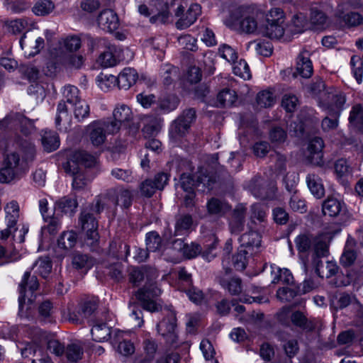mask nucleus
I'll return each instance as SVG.
<instances>
[{
    "mask_svg": "<svg viewBox=\"0 0 363 363\" xmlns=\"http://www.w3.org/2000/svg\"><path fill=\"white\" fill-rule=\"evenodd\" d=\"M36 156L35 145L28 140H21L18 150L8 152L0 169V182L10 183L20 179L29 170Z\"/></svg>",
    "mask_w": 363,
    "mask_h": 363,
    "instance_id": "1",
    "label": "nucleus"
},
{
    "mask_svg": "<svg viewBox=\"0 0 363 363\" xmlns=\"http://www.w3.org/2000/svg\"><path fill=\"white\" fill-rule=\"evenodd\" d=\"M157 277L154 269H140L133 267L129 271V282L134 286H140L143 281L145 285L140 289L135 296L141 302L143 308L148 311L155 312L158 310V306L153 300L161 294L155 279Z\"/></svg>",
    "mask_w": 363,
    "mask_h": 363,
    "instance_id": "2",
    "label": "nucleus"
},
{
    "mask_svg": "<svg viewBox=\"0 0 363 363\" xmlns=\"http://www.w3.org/2000/svg\"><path fill=\"white\" fill-rule=\"evenodd\" d=\"M264 15L257 9L240 6L232 11L224 21L226 26L245 34H260Z\"/></svg>",
    "mask_w": 363,
    "mask_h": 363,
    "instance_id": "3",
    "label": "nucleus"
},
{
    "mask_svg": "<svg viewBox=\"0 0 363 363\" xmlns=\"http://www.w3.org/2000/svg\"><path fill=\"white\" fill-rule=\"evenodd\" d=\"M96 162L94 156L84 150L75 151L64 164L66 172L73 177L72 186L74 189H82L89 180L84 174V168L92 167Z\"/></svg>",
    "mask_w": 363,
    "mask_h": 363,
    "instance_id": "4",
    "label": "nucleus"
},
{
    "mask_svg": "<svg viewBox=\"0 0 363 363\" xmlns=\"http://www.w3.org/2000/svg\"><path fill=\"white\" fill-rule=\"evenodd\" d=\"M105 198L98 197L92 205L83 210L79 217V224L86 233V242L91 246L97 243L99 239L98 233V222L94 214H99L104 211L106 203Z\"/></svg>",
    "mask_w": 363,
    "mask_h": 363,
    "instance_id": "5",
    "label": "nucleus"
},
{
    "mask_svg": "<svg viewBox=\"0 0 363 363\" xmlns=\"http://www.w3.org/2000/svg\"><path fill=\"white\" fill-rule=\"evenodd\" d=\"M264 17L266 24H262L260 34L276 40L283 37L287 26L283 10L279 8L271 9Z\"/></svg>",
    "mask_w": 363,
    "mask_h": 363,
    "instance_id": "6",
    "label": "nucleus"
},
{
    "mask_svg": "<svg viewBox=\"0 0 363 363\" xmlns=\"http://www.w3.org/2000/svg\"><path fill=\"white\" fill-rule=\"evenodd\" d=\"M346 101L345 94L333 87L328 88L320 99L318 105L329 116H339Z\"/></svg>",
    "mask_w": 363,
    "mask_h": 363,
    "instance_id": "7",
    "label": "nucleus"
},
{
    "mask_svg": "<svg viewBox=\"0 0 363 363\" xmlns=\"http://www.w3.org/2000/svg\"><path fill=\"white\" fill-rule=\"evenodd\" d=\"M163 318L157 324V330L169 345L177 342V318L174 311L172 310H164L163 311Z\"/></svg>",
    "mask_w": 363,
    "mask_h": 363,
    "instance_id": "8",
    "label": "nucleus"
},
{
    "mask_svg": "<svg viewBox=\"0 0 363 363\" xmlns=\"http://www.w3.org/2000/svg\"><path fill=\"white\" fill-rule=\"evenodd\" d=\"M133 119V113L130 107L119 104L113 111V119H106L108 130L111 133H118L122 126H125Z\"/></svg>",
    "mask_w": 363,
    "mask_h": 363,
    "instance_id": "9",
    "label": "nucleus"
},
{
    "mask_svg": "<svg viewBox=\"0 0 363 363\" xmlns=\"http://www.w3.org/2000/svg\"><path fill=\"white\" fill-rule=\"evenodd\" d=\"M201 13V7L198 4H191L184 12V7L179 6L175 11V16L179 17L175 26L179 30H184L193 25Z\"/></svg>",
    "mask_w": 363,
    "mask_h": 363,
    "instance_id": "10",
    "label": "nucleus"
},
{
    "mask_svg": "<svg viewBox=\"0 0 363 363\" xmlns=\"http://www.w3.org/2000/svg\"><path fill=\"white\" fill-rule=\"evenodd\" d=\"M5 221L6 228L1 230V239L6 240L17 230V221L19 218V206L16 201H11L5 206Z\"/></svg>",
    "mask_w": 363,
    "mask_h": 363,
    "instance_id": "11",
    "label": "nucleus"
},
{
    "mask_svg": "<svg viewBox=\"0 0 363 363\" xmlns=\"http://www.w3.org/2000/svg\"><path fill=\"white\" fill-rule=\"evenodd\" d=\"M195 118L196 111L194 109L185 110L172 124L170 133L175 138L184 135Z\"/></svg>",
    "mask_w": 363,
    "mask_h": 363,
    "instance_id": "12",
    "label": "nucleus"
},
{
    "mask_svg": "<svg viewBox=\"0 0 363 363\" xmlns=\"http://www.w3.org/2000/svg\"><path fill=\"white\" fill-rule=\"evenodd\" d=\"M108 124L106 120H99L89 125V138L94 146L99 147L103 145L106 139V135L116 133L109 132Z\"/></svg>",
    "mask_w": 363,
    "mask_h": 363,
    "instance_id": "13",
    "label": "nucleus"
},
{
    "mask_svg": "<svg viewBox=\"0 0 363 363\" xmlns=\"http://www.w3.org/2000/svg\"><path fill=\"white\" fill-rule=\"evenodd\" d=\"M3 123L11 128H19L24 135L30 134L34 129L33 121L17 113L7 116L4 119Z\"/></svg>",
    "mask_w": 363,
    "mask_h": 363,
    "instance_id": "14",
    "label": "nucleus"
},
{
    "mask_svg": "<svg viewBox=\"0 0 363 363\" xmlns=\"http://www.w3.org/2000/svg\"><path fill=\"white\" fill-rule=\"evenodd\" d=\"M97 22L102 30L109 33L116 30L119 26L118 16L111 9L103 10L97 18Z\"/></svg>",
    "mask_w": 363,
    "mask_h": 363,
    "instance_id": "15",
    "label": "nucleus"
},
{
    "mask_svg": "<svg viewBox=\"0 0 363 363\" xmlns=\"http://www.w3.org/2000/svg\"><path fill=\"white\" fill-rule=\"evenodd\" d=\"M324 147L323 140L318 137L312 138L308 146L307 159L314 165H321L323 164L322 150Z\"/></svg>",
    "mask_w": 363,
    "mask_h": 363,
    "instance_id": "16",
    "label": "nucleus"
},
{
    "mask_svg": "<svg viewBox=\"0 0 363 363\" xmlns=\"http://www.w3.org/2000/svg\"><path fill=\"white\" fill-rule=\"evenodd\" d=\"M39 287V283L35 276L31 275L30 272H26L22 277L21 281L19 284V293L18 297L19 308L23 307L25 301V293L27 289L31 292L35 291Z\"/></svg>",
    "mask_w": 363,
    "mask_h": 363,
    "instance_id": "17",
    "label": "nucleus"
},
{
    "mask_svg": "<svg viewBox=\"0 0 363 363\" xmlns=\"http://www.w3.org/2000/svg\"><path fill=\"white\" fill-rule=\"evenodd\" d=\"M106 195L115 206L128 208L132 203L133 194L128 189H111Z\"/></svg>",
    "mask_w": 363,
    "mask_h": 363,
    "instance_id": "18",
    "label": "nucleus"
},
{
    "mask_svg": "<svg viewBox=\"0 0 363 363\" xmlns=\"http://www.w3.org/2000/svg\"><path fill=\"white\" fill-rule=\"evenodd\" d=\"M296 74L303 78H309L313 74V65L308 51L302 50L297 57Z\"/></svg>",
    "mask_w": 363,
    "mask_h": 363,
    "instance_id": "19",
    "label": "nucleus"
},
{
    "mask_svg": "<svg viewBox=\"0 0 363 363\" xmlns=\"http://www.w3.org/2000/svg\"><path fill=\"white\" fill-rule=\"evenodd\" d=\"M246 208L239 204L234 209L232 218L229 223L231 233L238 234L244 229Z\"/></svg>",
    "mask_w": 363,
    "mask_h": 363,
    "instance_id": "20",
    "label": "nucleus"
},
{
    "mask_svg": "<svg viewBox=\"0 0 363 363\" xmlns=\"http://www.w3.org/2000/svg\"><path fill=\"white\" fill-rule=\"evenodd\" d=\"M240 247L242 249H246L249 252H255V249L259 247L261 244V236L257 231H249L248 233L242 234L239 238Z\"/></svg>",
    "mask_w": 363,
    "mask_h": 363,
    "instance_id": "21",
    "label": "nucleus"
},
{
    "mask_svg": "<svg viewBox=\"0 0 363 363\" xmlns=\"http://www.w3.org/2000/svg\"><path fill=\"white\" fill-rule=\"evenodd\" d=\"M174 248L181 252L186 259L196 257L201 252V247L195 242L184 243L182 240L178 239L174 242Z\"/></svg>",
    "mask_w": 363,
    "mask_h": 363,
    "instance_id": "22",
    "label": "nucleus"
},
{
    "mask_svg": "<svg viewBox=\"0 0 363 363\" xmlns=\"http://www.w3.org/2000/svg\"><path fill=\"white\" fill-rule=\"evenodd\" d=\"M193 219L189 214L179 215L176 217L174 236L189 234L192 229Z\"/></svg>",
    "mask_w": 363,
    "mask_h": 363,
    "instance_id": "23",
    "label": "nucleus"
},
{
    "mask_svg": "<svg viewBox=\"0 0 363 363\" xmlns=\"http://www.w3.org/2000/svg\"><path fill=\"white\" fill-rule=\"evenodd\" d=\"M143 132L147 135H156L161 129L162 120L156 115H147L143 118Z\"/></svg>",
    "mask_w": 363,
    "mask_h": 363,
    "instance_id": "24",
    "label": "nucleus"
},
{
    "mask_svg": "<svg viewBox=\"0 0 363 363\" xmlns=\"http://www.w3.org/2000/svg\"><path fill=\"white\" fill-rule=\"evenodd\" d=\"M83 40L91 52L101 49L116 50V46L104 38H94L90 35H85Z\"/></svg>",
    "mask_w": 363,
    "mask_h": 363,
    "instance_id": "25",
    "label": "nucleus"
},
{
    "mask_svg": "<svg viewBox=\"0 0 363 363\" xmlns=\"http://www.w3.org/2000/svg\"><path fill=\"white\" fill-rule=\"evenodd\" d=\"M71 116L68 112V107L65 101H60L57 105L55 124L58 129L65 130L69 126Z\"/></svg>",
    "mask_w": 363,
    "mask_h": 363,
    "instance_id": "26",
    "label": "nucleus"
},
{
    "mask_svg": "<svg viewBox=\"0 0 363 363\" xmlns=\"http://www.w3.org/2000/svg\"><path fill=\"white\" fill-rule=\"evenodd\" d=\"M77 240L78 236L76 232L64 231L57 240V247L67 253L76 245Z\"/></svg>",
    "mask_w": 363,
    "mask_h": 363,
    "instance_id": "27",
    "label": "nucleus"
},
{
    "mask_svg": "<svg viewBox=\"0 0 363 363\" xmlns=\"http://www.w3.org/2000/svg\"><path fill=\"white\" fill-rule=\"evenodd\" d=\"M138 79V73L133 68L125 67L119 74L118 84L121 89H128L133 85Z\"/></svg>",
    "mask_w": 363,
    "mask_h": 363,
    "instance_id": "28",
    "label": "nucleus"
},
{
    "mask_svg": "<svg viewBox=\"0 0 363 363\" xmlns=\"http://www.w3.org/2000/svg\"><path fill=\"white\" fill-rule=\"evenodd\" d=\"M41 143L44 150L48 152L55 151L60 146V139L55 132L43 130L41 132Z\"/></svg>",
    "mask_w": 363,
    "mask_h": 363,
    "instance_id": "29",
    "label": "nucleus"
},
{
    "mask_svg": "<svg viewBox=\"0 0 363 363\" xmlns=\"http://www.w3.org/2000/svg\"><path fill=\"white\" fill-rule=\"evenodd\" d=\"M344 203L338 199L328 198L323 202L322 210L325 216L335 217L344 210Z\"/></svg>",
    "mask_w": 363,
    "mask_h": 363,
    "instance_id": "30",
    "label": "nucleus"
},
{
    "mask_svg": "<svg viewBox=\"0 0 363 363\" xmlns=\"http://www.w3.org/2000/svg\"><path fill=\"white\" fill-rule=\"evenodd\" d=\"M144 357L137 358L135 363H150L155 358L157 345L152 339H146L143 342Z\"/></svg>",
    "mask_w": 363,
    "mask_h": 363,
    "instance_id": "31",
    "label": "nucleus"
},
{
    "mask_svg": "<svg viewBox=\"0 0 363 363\" xmlns=\"http://www.w3.org/2000/svg\"><path fill=\"white\" fill-rule=\"evenodd\" d=\"M267 182L261 177H255L245 184L247 189L255 197L261 199L263 197L264 191Z\"/></svg>",
    "mask_w": 363,
    "mask_h": 363,
    "instance_id": "32",
    "label": "nucleus"
},
{
    "mask_svg": "<svg viewBox=\"0 0 363 363\" xmlns=\"http://www.w3.org/2000/svg\"><path fill=\"white\" fill-rule=\"evenodd\" d=\"M307 185L311 192L316 197L321 198L324 196L325 189L321 179L315 174H309L306 177Z\"/></svg>",
    "mask_w": 363,
    "mask_h": 363,
    "instance_id": "33",
    "label": "nucleus"
},
{
    "mask_svg": "<svg viewBox=\"0 0 363 363\" xmlns=\"http://www.w3.org/2000/svg\"><path fill=\"white\" fill-rule=\"evenodd\" d=\"M291 320L293 324L301 329L307 331H312L315 328V320H308L300 311H295L291 316Z\"/></svg>",
    "mask_w": 363,
    "mask_h": 363,
    "instance_id": "34",
    "label": "nucleus"
},
{
    "mask_svg": "<svg viewBox=\"0 0 363 363\" xmlns=\"http://www.w3.org/2000/svg\"><path fill=\"white\" fill-rule=\"evenodd\" d=\"M130 253V247L120 240H113L109 245V254L117 259H126Z\"/></svg>",
    "mask_w": 363,
    "mask_h": 363,
    "instance_id": "35",
    "label": "nucleus"
},
{
    "mask_svg": "<svg viewBox=\"0 0 363 363\" xmlns=\"http://www.w3.org/2000/svg\"><path fill=\"white\" fill-rule=\"evenodd\" d=\"M38 319L45 323H53L54 308L52 302L47 300L40 303L38 308Z\"/></svg>",
    "mask_w": 363,
    "mask_h": 363,
    "instance_id": "36",
    "label": "nucleus"
},
{
    "mask_svg": "<svg viewBox=\"0 0 363 363\" xmlns=\"http://www.w3.org/2000/svg\"><path fill=\"white\" fill-rule=\"evenodd\" d=\"M78 203L75 199L64 197L55 203V211L72 216L75 212Z\"/></svg>",
    "mask_w": 363,
    "mask_h": 363,
    "instance_id": "37",
    "label": "nucleus"
},
{
    "mask_svg": "<svg viewBox=\"0 0 363 363\" xmlns=\"http://www.w3.org/2000/svg\"><path fill=\"white\" fill-rule=\"evenodd\" d=\"M313 247L317 257H326L329 252L328 237L327 235L315 237Z\"/></svg>",
    "mask_w": 363,
    "mask_h": 363,
    "instance_id": "38",
    "label": "nucleus"
},
{
    "mask_svg": "<svg viewBox=\"0 0 363 363\" xmlns=\"http://www.w3.org/2000/svg\"><path fill=\"white\" fill-rule=\"evenodd\" d=\"M222 287L231 295L239 294L242 291V280L239 277L223 278L220 281Z\"/></svg>",
    "mask_w": 363,
    "mask_h": 363,
    "instance_id": "39",
    "label": "nucleus"
},
{
    "mask_svg": "<svg viewBox=\"0 0 363 363\" xmlns=\"http://www.w3.org/2000/svg\"><path fill=\"white\" fill-rule=\"evenodd\" d=\"M72 264L77 269L88 271L93 267L94 262L93 259L87 255L76 253L72 257Z\"/></svg>",
    "mask_w": 363,
    "mask_h": 363,
    "instance_id": "40",
    "label": "nucleus"
},
{
    "mask_svg": "<svg viewBox=\"0 0 363 363\" xmlns=\"http://www.w3.org/2000/svg\"><path fill=\"white\" fill-rule=\"evenodd\" d=\"M91 333L94 340L101 342L107 340L111 337V330L106 323H99L92 327Z\"/></svg>",
    "mask_w": 363,
    "mask_h": 363,
    "instance_id": "41",
    "label": "nucleus"
},
{
    "mask_svg": "<svg viewBox=\"0 0 363 363\" xmlns=\"http://www.w3.org/2000/svg\"><path fill=\"white\" fill-rule=\"evenodd\" d=\"M208 212L211 215L222 216L230 209L228 203L218 199L213 198L207 203Z\"/></svg>",
    "mask_w": 363,
    "mask_h": 363,
    "instance_id": "42",
    "label": "nucleus"
},
{
    "mask_svg": "<svg viewBox=\"0 0 363 363\" xmlns=\"http://www.w3.org/2000/svg\"><path fill=\"white\" fill-rule=\"evenodd\" d=\"M9 32L12 34H20L26 30L29 29L30 23L28 18H16L6 22Z\"/></svg>",
    "mask_w": 363,
    "mask_h": 363,
    "instance_id": "43",
    "label": "nucleus"
},
{
    "mask_svg": "<svg viewBox=\"0 0 363 363\" xmlns=\"http://www.w3.org/2000/svg\"><path fill=\"white\" fill-rule=\"evenodd\" d=\"M273 274L274 277L272 281L273 284L282 283L290 285L294 283V277L288 269L277 267L276 271L273 270Z\"/></svg>",
    "mask_w": 363,
    "mask_h": 363,
    "instance_id": "44",
    "label": "nucleus"
},
{
    "mask_svg": "<svg viewBox=\"0 0 363 363\" xmlns=\"http://www.w3.org/2000/svg\"><path fill=\"white\" fill-rule=\"evenodd\" d=\"M237 99L236 92L228 88L220 91L217 96L218 103L223 107L233 106L236 102Z\"/></svg>",
    "mask_w": 363,
    "mask_h": 363,
    "instance_id": "45",
    "label": "nucleus"
},
{
    "mask_svg": "<svg viewBox=\"0 0 363 363\" xmlns=\"http://www.w3.org/2000/svg\"><path fill=\"white\" fill-rule=\"evenodd\" d=\"M26 36L23 34L20 39L19 43L23 50L28 46L33 48V50L29 52V55L38 54L44 46V40L40 37L37 38L35 40H29L26 41Z\"/></svg>",
    "mask_w": 363,
    "mask_h": 363,
    "instance_id": "46",
    "label": "nucleus"
},
{
    "mask_svg": "<svg viewBox=\"0 0 363 363\" xmlns=\"http://www.w3.org/2000/svg\"><path fill=\"white\" fill-rule=\"evenodd\" d=\"M65 354L69 362H77L82 358L84 350L80 345L72 343L67 346Z\"/></svg>",
    "mask_w": 363,
    "mask_h": 363,
    "instance_id": "47",
    "label": "nucleus"
},
{
    "mask_svg": "<svg viewBox=\"0 0 363 363\" xmlns=\"http://www.w3.org/2000/svg\"><path fill=\"white\" fill-rule=\"evenodd\" d=\"M55 9V4L51 0H40L33 7V12L36 16H44L50 14Z\"/></svg>",
    "mask_w": 363,
    "mask_h": 363,
    "instance_id": "48",
    "label": "nucleus"
},
{
    "mask_svg": "<svg viewBox=\"0 0 363 363\" xmlns=\"http://www.w3.org/2000/svg\"><path fill=\"white\" fill-rule=\"evenodd\" d=\"M215 180L213 176L207 173L206 170L200 169L196 175V184L198 187L202 185L201 191H205L206 189L210 190L212 189Z\"/></svg>",
    "mask_w": 363,
    "mask_h": 363,
    "instance_id": "49",
    "label": "nucleus"
},
{
    "mask_svg": "<svg viewBox=\"0 0 363 363\" xmlns=\"http://www.w3.org/2000/svg\"><path fill=\"white\" fill-rule=\"evenodd\" d=\"M179 102V101L177 97L170 96L159 99L157 107L162 112L169 113L177 108Z\"/></svg>",
    "mask_w": 363,
    "mask_h": 363,
    "instance_id": "50",
    "label": "nucleus"
},
{
    "mask_svg": "<svg viewBox=\"0 0 363 363\" xmlns=\"http://www.w3.org/2000/svg\"><path fill=\"white\" fill-rule=\"evenodd\" d=\"M315 237L310 234L298 235L295 240L296 247L299 252L308 251L313 245Z\"/></svg>",
    "mask_w": 363,
    "mask_h": 363,
    "instance_id": "51",
    "label": "nucleus"
},
{
    "mask_svg": "<svg viewBox=\"0 0 363 363\" xmlns=\"http://www.w3.org/2000/svg\"><path fill=\"white\" fill-rule=\"evenodd\" d=\"M145 241L147 250L149 252H156L160 250L162 247V239L157 232L152 231L147 233Z\"/></svg>",
    "mask_w": 363,
    "mask_h": 363,
    "instance_id": "52",
    "label": "nucleus"
},
{
    "mask_svg": "<svg viewBox=\"0 0 363 363\" xmlns=\"http://www.w3.org/2000/svg\"><path fill=\"white\" fill-rule=\"evenodd\" d=\"M256 101L261 108H268L274 105L275 98L271 91L264 90L257 94Z\"/></svg>",
    "mask_w": 363,
    "mask_h": 363,
    "instance_id": "53",
    "label": "nucleus"
},
{
    "mask_svg": "<svg viewBox=\"0 0 363 363\" xmlns=\"http://www.w3.org/2000/svg\"><path fill=\"white\" fill-rule=\"evenodd\" d=\"M233 64V71L235 75L245 80L251 78L250 67L245 60H240L238 62H235Z\"/></svg>",
    "mask_w": 363,
    "mask_h": 363,
    "instance_id": "54",
    "label": "nucleus"
},
{
    "mask_svg": "<svg viewBox=\"0 0 363 363\" xmlns=\"http://www.w3.org/2000/svg\"><path fill=\"white\" fill-rule=\"evenodd\" d=\"M252 255V252H249L246 249L240 248L238 252L233 257L234 267L238 271H242L245 269L247 264V255Z\"/></svg>",
    "mask_w": 363,
    "mask_h": 363,
    "instance_id": "55",
    "label": "nucleus"
},
{
    "mask_svg": "<svg viewBox=\"0 0 363 363\" xmlns=\"http://www.w3.org/2000/svg\"><path fill=\"white\" fill-rule=\"evenodd\" d=\"M36 267V272L43 277H46L51 272L52 263L49 257H40L33 264Z\"/></svg>",
    "mask_w": 363,
    "mask_h": 363,
    "instance_id": "56",
    "label": "nucleus"
},
{
    "mask_svg": "<svg viewBox=\"0 0 363 363\" xmlns=\"http://www.w3.org/2000/svg\"><path fill=\"white\" fill-rule=\"evenodd\" d=\"M79 89L72 85H68L65 86L63 91V96L66 99V103L71 104L72 106L76 104L77 103L82 101L79 96Z\"/></svg>",
    "mask_w": 363,
    "mask_h": 363,
    "instance_id": "57",
    "label": "nucleus"
},
{
    "mask_svg": "<svg viewBox=\"0 0 363 363\" xmlns=\"http://www.w3.org/2000/svg\"><path fill=\"white\" fill-rule=\"evenodd\" d=\"M115 50H106L98 58V63L103 67H113L117 64V60L113 55Z\"/></svg>",
    "mask_w": 363,
    "mask_h": 363,
    "instance_id": "58",
    "label": "nucleus"
},
{
    "mask_svg": "<svg viewBox=\"0 0 363 363\" xmlns=\"http://www.w3.org/2000/svg\"><path fill=\"white\" fill-rule=\"evenodd\" d=\"M350 65L352 68V72L358 84L362 81L363 74V61L362 59L356 55L352 57Z\"/></svg>",
    "mask_w": 363,
    "mask_h": 363,
    "instance_id": "59",
    "label": "nucleus"
},
{
    "mask_svg": "<svg viewBox=\"0 0 363 363\" xmlns=\"http://www.w3.org/2000/svg\"><path fill=\"white\" fill-rule=\"evenodd\" d=\"M177 41L179 45L184 49L196 51L198 49L196 42L197 40L189 34H184L178 37Z\"/></svg>",
    "mask_w": 363,
    "mask_h": 363,
    "instance_id": "60",
    "label": "nucleus"
},
{
    "mask_svg": "<svg viewBox=\"0 0 363 363\" xmlns=\"http://www.w3.org/2000/svg\"><path fill=\"white\" fill-rule=\"evenodd\" d=\"M72 106H74V117L78 121H82L89 116V106L85 101H79Z\"/></svg>",
    "mask_w": 363,
    "mask_h": 363,
    "instance_id": "61",
    "label": "nucleus"
},
{
    "mask_svg": "<svg viewBox=\"0 0 363 363\" xmlns=\"http://www.w3.org/2000/svg\"><path fill=\"white\" fill-rule=\"evenodd\" d=\"M218 53L222 58L230 63H234L238 58L235 50L227 44H223L220 46Z\"/></svg>",
    "mask_w": 363,
    "mask_h": 363,
    "instance_id": "62",
    "label": "nucleus"
},
{
    "mask_svg": "<svg viewBox=\"0 0 363 363\" xmlns=\"http://www.w3.org/2000/svg\"><path fill=\"white\" fill-rule=\"evenodd\" d=\"M271 160L274 162V169L276 174H283L286 171V157L283 155L275 152L271 155Z\"/></svg>",
    "mask_w": 363,
    "mask_h": 363,
    "instance_id": "63",
    "label": "nucleus"
},
{
    "mask_svg": "<svg viewBox=\"0 0 363 363\" xmlns=\"http://www.w3.org/2000/svg\"><path fill=\"white\" fill-rule=\"evenodd\" d=\"M99 299L97 298L93 297L85 300L81 308L84 317L90 316L97 309Z\"/></svg>",
    "mask_w": 363,
    "mask_h": 363,
    "instance_id": "64",
    "label": "nucleus"
}]
</instances>
